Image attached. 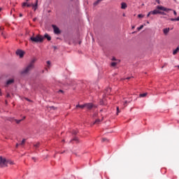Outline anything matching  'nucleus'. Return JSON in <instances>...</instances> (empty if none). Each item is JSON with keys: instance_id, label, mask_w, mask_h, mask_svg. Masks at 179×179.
Here are the masks:
<instances>
[{"instance_id": "f257e3e1", "label": "nucleus", "mask_w": 179, "mask_h": 179, "mask_svg": "<svg viewBox=\"0 0 179 179\" xmlns=\"http://www.w3.org/2000/svg\"><path fill=\"white\" fill-rule=\"evenodd\" d=\"M36 61V59H33L29 62V64L20 71L21 75H27V74H29L30 73V71L34 69V64H35Z\"/></svg>"}, {"instance_id": "f03ea898", "label": "nucleus", "mask_w": 179, "mask_h": 179, "mask_svg": "<svg viewBox=\"0 0 179 179\" xmlns=\"http://www.w3.org/2000/svg\"><path fill=\"white\" fill-rule=\"evenodd\" d=\"M160 10H164V12H169V10H173V9L165 8L163 6H157V9L151 10V13L152 15H159Z\"/></svg>"}, {"instance_id": "7ed1b4c3", "label": "nucleus", "mask_w": 179, "mask_h": 179, "mask_svg": "<svg viewBox=\"0 0 179 179\" xmlns=\"http://www.w3.org/2000/svg\"><path fill=\"white\" fill-rule=\"evenodd\" d=\"M30 40L33 43H43V41H44V38L41 35H37L36 36H31Z\"/></svg>"}, {"instance_id": "20e7f679", "label": "nucleus", "mask_w": 179, "mask_h": 179, "mask_svg": "<svg viewBox=\"0 0 179 179\" xmlns=\"http://www.w3.org/2000/svg\"><path fill=\"white\" fill-rule=\"evenodd\" d=\"M8 166V160H6V158L0 157V168L2 169L3 167Z\"/></svg>"}, {"instance_id": "39448f33", "label": "nucleus", "mask_w": 179, "mask_h": 179, "mask_svg": "<svg viewBox=\"0 0 179 179\" xmlns=\"http://www.w3.org/2000/svg\"><path fill=\"white\" fill-rule=\"evenodd\" d=\"M37 3H38V0H36V3L35 4L31 3H29L27 2H24L22 3V8H24L27 6V8H30V6H35L36 8L37 7Z\"/></svg>"}, {"instance_id": "423d86ee", "label": "nucleus", "mask_w": 179, "mask_h": 179, "mask_svg": "<svg viewBox=\"0 0 179 179\" xmlns=\"http://www.w3.org/2000/svg\"><path fill=\"white\" fill-rule=\"evenodd\" d=\"M52 27L54 29L55 34H61V31L59 30V28H58V27H57L56 25H52Z\"/></svg>"}, {"instance_id": "0eeeda50", "label": "nucleus", "mask_w": 179, "mask_h": 179, "mask_svg": "<svg viewBox=\"0 0 179 179\" xmlns=\"http://www.w3.org/2000/svg\"><path fill=\"white\" fill-rule=\"evenodd\" d=\"M17 55H19L20 58H23V56L24 55V52L23 50H17L16 51Z\"/></svg>"}, {"instance_id": "6e6552de", "label": "nucleus", "mask_w": 179, "mask_h": 179, "mask_svg": "<svg viewBox=\"0 0 179 179\" xmlns=\"http://www.w3.org/2000/svg\"><path fill=\"white\" fill-rule=\"evenodd\" d=\"M15 83V80L13 78L8 80L6 82V86H9L10 85H12V83Z\"/></svg>"}, {"instance_id": "1a4fd4ad", "label": "nucleus", "mask_w": 179, "mask_h": 179, "mask_svg": "<svg viewBox=\"0 0 179 179\" xmlns=\"http://www.w3.org/2000/svg\"><path fill=\"white\" fill-rule=\"evenodd\" d=\"M85 106L88 110L93 108V103H85Z\"/></svg>"}, {"instance_id": "9d476101", "label": "nucleus", "mask_w": 179, "mask_h": 179, "mask_svg": "<svg viewBox=\"0 0 179 179\" xmlns=\"http://www.w3.org/2000/svg\"><path fill=\"white\" fill-rule=\"evenodd\" d=\"M163 31L165 36H167V34H169V31H170V29L169 28L164 29Z\"/></svg>"}, {"instance_id": "9b49d317", "label": "nucleus", "mask_w": 179, "mask_h": 179, "mask_svg": "<svg viewBox=\"0 0 179 179\" xmlns=\"http://www.w3.org/2000/svg\"><path fill=\"white\" fill-rule=\"evenodd\" d=\"M45 38H47L48 41H51V36H50V35H48V34H45L44 35Z\"/></svg>"}, {"instance_id": "f8f14e48", "label": "nucleus", "mask_w": 179, "mask_h": 179, "mask_svg": "<svg viewBox=\"0 0 179 179\" xmlns=\"http://www.w3.org/2000/svg\"><path fill=\"white\" fill-rule=\"evenodd\" d=\"M127 3H121V8L122 9H127Z\"/></svg>"}, {"instance_id": "ddd939ff", "label": "nucleus", "mask_w": 179, "mask_h": 179, "mask_svg": "<svg viewBox=\"0 0 179 179\" xmlns=\"http://www.w3.org/2000/svg\"><path fill=\"white\" fill-rule=\"evenodd\" d=\"M34 146L36 149L40 148V142H37L36 143L34 144Z\"/></svg>"}, {"instance_id": "4468645a", "label": "nucleus", "mask_w": 179, "mask_h": 179, "mask_svg": "<svg viewBox=\"0 0 179 179\" xmlns=\"http://www.w3.org/2000/svg\"><path fill=\"white\" fill-rule=\"evenodd\" d=\"M85 107H86L85 106V104L84 105H77L76 106V108H85Z\"/></svg>"}, {"instance_id": "2eb2a0df", "label": "nucleus", "mask_w": 179, "mask_h": 179, "mask_svg": "<svg viewBox=\"0 0 179 179\" xmlns=\"http://www.w3.org/2000/svg\"><path fill=\"white\" fill-rule=\"evenodd\" d=\"M178 51H179V48L178 47L175 50H173V55H176V54H177V52H178Z\"/></svg>"}, {"instance_id": "dca6fc26", "label": "nucleus", "mask_w": 179, "mask_h": 179, "mask_svg": "<svg viewBox=\"0 0 179 179\" xmlns=\"http://www.w3.org/2000/svg\"><path fill=\"white\" fill-rule=\"evenodd\" d=\"M148 96V93L141 94L140 97H146Z\"/></svg>"}, {"instance_id": "f3484780", "label": "nucleus", "mask_w": 179, "mask_h": 179, "mask_svg": "<svg viewBox=\"0 0 179 179\" xmlns=\"http://www.w3.org/2000/svg\"><path fill=\"white\" fill-rule=\"evenodd\" d=\"M15 122H16V124H20V122H22V121H23V120H15Z\"/></svg>"}, {"instance_id": "a211bd4d", "label": "nucleus", "mask_w": 179, "mask_h": 179, "mask_svg": "<svg viewBox=\"0 0 179 179\" xmlns=\"http://www.w3.org/2000/svg\"><path fill=\"white\" fill-rule=\"evenodd\" d=\"M24 143H26V139L24 138V139H22V141L20 145H24Z\"/></svg>"}, {"instance_id": "6ab92c4d", "label": "nucleus", "mask_w": 179, "mask_h": 179, "mask_svg": "<svg viewBox=\"0 0 179 179\" xmlns=\"http://www.w3.org/2000/svg\"><path fill=\"white\" fill-rule=\"evenodd\" d=\"M143 29V25H141L139 27L137 28V30L139 31Z\"/></svg>"}, {"instance_id": "aec40b11", "label": "nucleus", "mask_w": 179, "mask_h": 179, "mask_svg": "<svg viewBox=\"0 0 179 179\" xmlns=\"http://www.w3.org/2000/svg\"><path fill=\"white\" fill-rule=\"evenodd\" d=\"M32 7H33L34 10H37V8L38 7V3H37L36 7V6H32Z\"/></svg>"}, {"instance_id": "412c9836", "label": "nucleus", "mask_w": 179, "mask_h": 179, "mask_svg": "<svg viewBox=\"0 0 179 179\" xmlns=\"http://www.w3.org/2000/svg\"><path fill=\"white\" fill-rule=\"evenodd\" d=\"M100 122V119H97L95 120V122H94V124H99Z\"/></svg>"}, {"instance_id": "4be33fe9", "label": "nucleus", "mask_w": 179, "mask_h": 179, "mask_svg": "<svg viewBox=\"0 0 179 179\" xmlns=\"http://www.w3.org/2000/svg\"><path fill=\"white\" fill-rule=\"evenodd\" d=\"M50 65H51V62L48 61L47 62V66H48V68H50Z\"/></svg>"}, {"instance_id": "5701e85b", "label": "nucleus", "mask_w": 179, "mask_h": 179, "mask_svg": "<svg viewBox=\"0 0 179 179\" xmlns=\"http://www.w3.org/2000/svg\"><path fill=\"white\" fill-rule=\"evenodd\" d=\"M138 17H145V15L143 14H138Z\"/></svg>"}, {"instance_id": "b1692460", "label": "nucleus", "mask_w": 179, "mask_h": 179, "mask_svg": "<svg viewBox=\"0 0 179 179\" xmlns=\"http://www.w3.org/2000/svg\"><path fill=\"white\" fill-rule=\"evenodd\" d=\"M159 15H166V13H164V12H163V11H160V10H159Z\"/></svg>"}, {"instance_id": "393cba45", "label": "nucleus", "mask_w": 179, "mask_h": 179, "mask_svg": "<svg viewBox=\"0 0 179 179\" xmlns=\"http://www.w3.org/2000/svg\"><path fill=\"white\" fill-rule=\"evenodd\" d=\"M117 65V62H112L111 63V66H115Z\"/></svg>"}, {"instance_id": "a878e982", "label": "nucleus", "mask_w": 179, "mask_h": 179, "mask_svg": "<svg viewBox=\"0 0 179 179\" xmlns=\"http://www.w3.org/2000/svg\"><path fill=\"white\" fill-rule=\"evenodd\" d=\"M102 142H108V140L107 138H103Z\"/></svg>"}, {"instance_id": "bb28decb", "label": "nucleus", "mask_w": 179, "mask_h": 179, "mask_svg": "<svg viewBox=\"0 0 179 179\" xmlns=\"http://www.w3.org/2000/svg\"><path fill=\"white\" fill-rule=\"evenodd\" d=\"M7 162H8V164H13V162H12V161L7 160Z\"/></svg>"}, {"instance_id": "cd10ccee", "label": "nucleus", "mask_w": 179, "mask_h": 179, "mask_svg": "<svg viewBox=\"0 0 179 179\" xmlns=\"http://www.w3.org/2000/svg\"><path fill=\"white\" fill-rule=\"evenodd\" d=\"M150 15H152V11H150L148 15H147V17H149V16H150Z\"/></svg>"}, {"instance_id": "c85d7f7f", "label": "nucleus", "mask_w": 179, "mask_h": 179, "mask_svg": "<svg viewBox=\"0 0 179 179\" xmlns=\"http://www.w3.org/2000/svg\"><path fill=\"white\" fill-rule=\"evenodd\" d=\"M100 1H101V0H98L96 2H95L94 3V5H97L98 3H99V2H100Z\"/></svg>"}, {"instance_id": "c756f323", "label": "nucleus", "mask_w": 179, "mask_h": 179, "mask_svg": "<svg viewBox=\"0 0 179 179\" xmlns=\"http://www.w3.org/2000/svg\"><path fill=\"white\" fill-rule=\"evenodd\" d=\"M118 113H120V107H117V115H118Z\"/></svg>"}, {"instance_id": "7c9ffc66", "label": "nucleus", "mask_w": 179, "mask_h": 179, "mask_svg": "<svg viewBox=\"0 0 179 179\" xmlns=\"http://www.w3.org/2000/svg\"><path fill=\"white\" fill-rule=\"evenodd\" d=\"M171 22H177V20H176V18H171Z\"/></svg>"}, {"instance_id": "2f4dec72", "label": "nucleus", "mask_w": 179, "mask_h": 179, "mask_svg": "<svg viewBox=\"0 0 179 179\" xmlns=\"http://www.w3.org/2000/svg\"><path fill=\"white\" fill-rule=\"evenodd\" d=\"M127 103H128V101H125L124 103V106L125 107H127V105H126V104H127Z\"/></svg>"}, {"instance_id": "473e14b6", "label": "nucleus", "mask_w": 179, "mask_h": 179, "mask_svg": "<svg viewBox=\"0 0 179 179\" xmlns=\"http://www.w3.org/2000/svg\"><path fill=\"white\" fill-rule=\"evenodd\" d=\"M73 135H76V134H78V131H73Z\"/></svg>"}, {"instance_id": "72a5a7b5", "label": "nucleus", "mask_w": 179, "mask_h": 179, "mask_svg": "<svg viewBox=\"0 0 179 179\" xmlns=\"http://www.w3.org/2000/svg\"><path fill=\"white\" fill-rule=\"evenodd\" d=\"M173 15H175V16H177V12L176 10H173Z\"/></svg>"}, {"instance_id": "f704fd0d", "label": "nucleus", "mask_w": 179, "mask_h": 179, "mask_svg": "<svg viewBox=\"0 0 179 179\" xmlns=\"http://www.w3.org/2000/svg\"><path fill=\"white\" fill-rule=\"evenodd\" d=\"M176 22H179V17H178L177 18H176Z\"/></svg>"}, {"instance_id": "c9c22d12", "label": "nucleus", "mask_w": 179, "mask_h": 179, "mask_svg": "<svg viewBox=\"0 0 179 179\" xmlns=\"http://www.w3.org/2000/svg\"><path fill=\"white\" fill-rule=\"evenodd\" d=\"M19 145H20V144L17 143L16 145H15V148H19Z\"/></svg>"}, {"instance_id": "e433bc0d", "label": "nucleus", "mask_w": 179, "mask_h": 179, "mask_svg": "<svg viewBox=\"0 0 179 179\" xmlns=\"http://www.w3.org/2000/svg\"><path fill=\"white\" fill-rule=\"evenodd\" d=\"M6 97H10V94H7Z\"/></svg>"}, {"instance_id": "4c0bfd02", "label": "nucleus", "mask_w": 179, "mask_h": 179, "mask_svg": "<svg viewBox=\"0 0 179 179\" xmlns=\"http://www.w3.org/2000/svg\"><path fill=\"white\" fill-rule=\"evenodd\" d=\"M71 141H78V138H74L73 140Z\"/></svg>"}, {"instance_id": "58836bf2", "label": "nucleus", "mask_w": 179, "mask_h": 179, "mask_svg": "<svg viewBox=\"0 0 179 179\" xmlns=\"http://www.w3.org/2000/svg\"><path fill=\"white\" fill-rule=\"evenodd\" d=\"M156 2H157L158 3H160V0H156Z\"/></svg>"}, {"instance_id": "ea45409f", "label": "nucleus", "mask_w": 179, "mask_h": 179, "mask_svg": "<svg viewBox=\"0 0 179 179\" xmlns=\"http://www.w3.org/2000/svg\"><path fill=\"white\" fill-rule=\"evenodd\" d=\"M33 20L34 22H36V20H37V18H34Z\"/></svg>"}, {"instance_id": "a19ab883", "label": "nucleus", "mask_w": 179, "mask_h": 179, "mask_svg": "<svg viewBox=\"0 0 179 179\" xmlns=\"http://www.w3.org/2000/svg\"><path fill=\"white\" fill-rule=\"evenodd\" d=\"M23 16L22 14H20V17H22Z\"/></svg>"}, {"instance_id": "79ce46f5", "label": "nucleus", "mask_w": 179, "mask_h": 179, "mask_svg": "<svg viewBox=\"0 0 179 179\" xmlns=\"http://www.w3.org/2000/svg\"><path fill=\"white\" fill-rule=\"evenodd\" d=\"M0 96H2V92H1V90H0Z\"/></svg>"}, {"instance_id": "37998d69", "label": "nucleus", "mask_w": 179, "mask_h": 179, "mask_svg": "<svg viewBox=\"0 0 179 179\" xmlns=\"http://www.w3.org/2000/svg\"><path fill=\"white\" fill-rule=\"evenodd\" d=\"M112 59L113 61H115V57H113Z\"/></svg>"}, {"instance_id": "c03bdc74", "label": "nucleus", "mask_w": 179, "mask_h": 179, "mask_svg": "<svg viewBox=\"0 0 179 179\" xmlns=\"http://www.w3.org/2000/svg\"><path fill=\"white\" fill-rule=\"evenodd\" d=\"M26 100H27V101H30V99H26Z\"/></svg>"}, {"instance_id": "a18cd8bd", "label": "nucleus", "mask_w": 179, "mask_h": 179, "mask_svg": "<svg viewBox=\"0 0 179 179\" xmlns=\"http://www.w3.org/2000/svg\"><path fill=\"white\" fill-rule=\"evenodd\" d=\"M1 10H2V8H0V12H1Z\"/></svg>"}, {"instance_id": "49530a36", "label": "nucleus", "mask_w": 179, "mask_h": 179, "mask_svg": "<svg viewBox=\"0 0 179 179\" xmlns=\"http://www.w3.org/2000/svg\"><path fill=\"white\" fill-rule=\"evenodd\" d=\"M2 29H3L2 27H0V29L2 30Z\"/></svg>"}, {"instance_id": "de8ad7c7", "label": "nucleus", "mask_w": 179, "mask_h": 179, "mask_svg": "<svg viewBox=\"0 0 179 179\" xmlns=\"http://www.w3.org/2000/svg\"><path fill=\"white\" fill-rule=\"evenodd\" d=\"M59 92L62 93L63 91L60 90Z\"/></svg>"}, {"instance_id": "09e8293b", "label": "nucleus", "mask_w": 179, "mask_h": 179, "mask_svg": "<svg viewBox=\"0 0 179 179\" xmlns=\"http://www.w3.org/2000/svg\"><path fill=\"white\" fill-rule=\"evenodd\" d=\"M96 115H96V114H94V117H95Z\"/></svg>"}, {"instance_id": "8fccbe9b", "label": "nucleus", "mask_w": 179, "mask_h": 179, "mask_svg": "<svg viewBox=\"0 0 179 179\" xmlns=\"http://www.w3.org/2000/svg\"><path fill=\"white\" fill-rule=\"evenodd\" d=\"M27 1V2H29V1H30V0H26Z\"/></svg>"}, {"instance_id": "3c124183", "label": "nucleus", "mask_w": 179, "mask_h": 179, "mask_svg": "<svg viewBox=\"0 0 179 179\" xmlns=\"http://www.w3.org/2000/svg\"><path fill=\"white\" fill-rule=\"evenodd\" d=\"M123 16H125V13H123Z\"/></svg>"}, {"instance_id": "603ef678", "label": "nucleus", "mask_w": 179, "mask_h": 179, "mask_svg": "<svg viewBox=\"0 0 179 179\" xmlns=\"http://www.w3.org/2000/svg\"><path fill=\"white\" fill-rule=\"evenodd\" d=\"M132 29H135V27H132Z\"/></svg>"}, {"instance_id": "864d4df0", "label": "nucleus", "mask_w": 179, "mask_h": 179, "mask_svg": "<svg viewBox=\"0 0 179 179\" xmlns=\"http://www.w3.org/2000/svg\"><path fill=\"white\" fill-rule=\"evenodd\" d=\"M6 104L8 103V101H6Z\"/></svg>"}, {"instance_id": "5fc2aeb1", "label": "nucleus", "mask_w": 179, "mask_h": 179, "mask_svg": "<svg viewBox=\"0 0 179 179\" xmlns=\"http://www.w3.org/2000/svg\"><path fill=\"white\" fill-rule=\"evenodd\" d=\"M127 79H131V78H127Z\"/></svg>"}, {"instance_id": "6e6d98bb", "label": "nucleus", "mask_w": 179, "mask_h": 179, "mask_svg": "<svg viewBox=\"0 0 179 179\" xmlns=\"http://www.w3.org/2000/svg\"><path fill=\"white\" fill-rule=\"evenodd\" d=\"M62 142H65V140H63Z\"/></svg>"}, {"instance_id": "4d7b16f0", "label": "nucleus", "mask_w": 179, "mask_h": 179, "mask_svg": "<svg viewBox=\"0 0 179 179\" xmlns=\"http://www.w3.org/2000/svg\"><path fill=\"white\" fill-rule=\"evenodd\" d=\"M52 108H54V106H52Z\"/></svg>"}, {"instance_id": "13d9d810", "label": "nucleus", "mask_w": 179, "mask_h": 179, "mask_svg": "<svg viewBox=\"0 0 179 179\" xmlns=\"http://www.w3.org/2000/svg\"><path fill=\"white\" fill-rule=\"evenodd\" d=\"M108 90H111L109 88Z\"/></svg>"}, {"instance_id": "bf43d9fd", "label": "nucleus", "mask_w": 179, "mask_h": 179, "mask_svg": "<svg viewBox=\"0 0 179 179\" xmlns=\"http://www.w3.org/2000/svg\"><path fill=\"white\" fill-rule=\"evenodd\" d=\"M24 118H26V117H24Z\"/></svg>"}, {"instance_id": "052dcab7", "label": "nucleus", "mask_w": 179, "mask_h": 179, "mask_svg": "<svg viewBox=\"0 0 179 179\" xmlns=\"http://www.w3.org/2000/svg\"><path fill=\"white\" fill-rule=\"evenodd\" d=\"M34 160V157L32 158Z\"/></svg>"}, {"instance_id": "680f3d73", "label": "nucleus", "mask_w": 179, "mask_h": 179, "mask_svg": "<svg viewBox=\"0 0 179 179\" xmlns=\"http://www.w3.org/2000/svg\"><path fill=\"white\" fill-rule=\"evenodd\" d=\"M147 23H148V24H149V22H147Z\"/></svg>"}, {"instance_id": "e2e57ef3", "label": "nucleus", "mask_w": 179, "mask_h": 179, "mask_svg": "<svg viewBox=\"0 0 179 179\" xmlns=\"http://www.w3.org/2000/svg\"><path fill=\"white\" fill-rule=\"evenodd\" d=\"M178 68H179V66H178Z\"/></svg>"}]
</instances>
